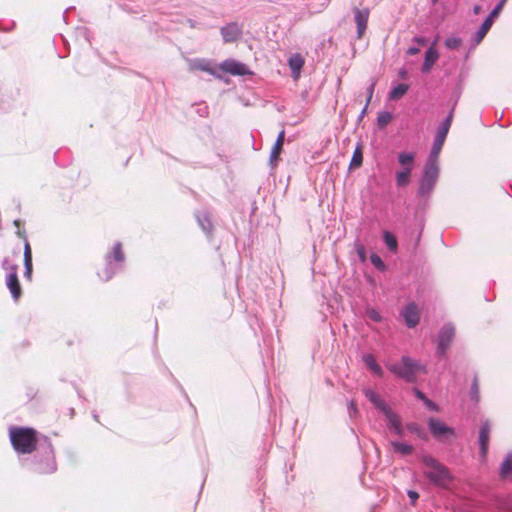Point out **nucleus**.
Returning <instances> with one entry per match:
<instances>
[{
  "label": "nucleus",
  "instance_id": "79ce46f5",
  "mask_svg": "<svg viewBox=\"0 0 512 512\" xmlns=\"http://www.w3.org/2000/svg\"><path fill=\"white\" fill-rule=\"evenodd\" d=\"M17 235L22 238L24 240V242L28 241L27 240V237H26V231L25 230H21V229H18L17 231ZM26 243H24L25 245Z\"/></svg>",
  "mask_w": 512,
  "mask_h": 512
},
{
  "label": "nucleus",
  "instance_id": "aec40b11",
  "mask_svg": "<svg viewBox=\"0 0 512 512\" xmlns=\"http://www.w3.org/2000/svg\"><path fill=\"white\" fill-rule=\"evenodd\" d=\"M365 395L366 397L379 409L381 410L383 413L389 409V407L386 405V403L382 400V398L380 397V395H378L377 393L371 391V390H367L365 392Z\"/></svg>",
  "mask_w": 512,
  "mask_h": 512
},
{
  "label": "nucleus",
  "instance_id": "9d476101",
  "mask_svg": "<svg viewBox=\"0 0 512 512\" xmlns=\"http://www.w3.org/2000/svg\"><path fill=\"white\" fill-rule=\"evenodd\" d=\"M355 14V22L357 26V36L361 39L367 29L368 19L370 15V11L368 8L364 9H354Z\"/></svg>",
  "mask_w": 512,
  "mask_h": 512
},
{
  "label": "nucleus",
  "instance_id": "412c9836",
  "mask_svg": "<svg viewBox=\"0 0 512 512\" xmlns=\"http://www.w3.org/2000/svg\"><path fill=\"white\" fill-rule=\"evenodd\" d=\"M363 361L365 363V365L372 371L374 372L376 375L378 376H382L383 375V370L382 368L380 367V365L376 362V359L374 358V356L372 354H366L363 356Z\"/></svg>",
  "mask_w": 512,
  "mask_h": 512
},
{
  "label": "nucleus",
  "instance_id": "ea45409f",
  "mask_svg": "<svg viewBox=\"0 0 512 512\" xmlns=\"http://www.w3.org/2000/svg\"><path fill=\"white\" fill-rule=\"evenodd\" d=\"M407 428L414 433H417L419 436H421V428L417 424H408Z\"/></svg>",
  "mask_w": 512,
  "mask_h": 512
},
{
  "label": "nucleus",
  "instance_id": "a878e982",
  "mask_svg": "<svg viewBox=\"0 0 512 512\" xmlns=\"http://www.w3.org/2000/svg\"><path fill=\"white\" fill-rule=\"evenodd\" d=\"M408 89L409 86L407 84L400 83L390 91L389 98L391 100H398L407 93Z\"/></svg>",
  "mask_w": 512,
  "mask_h": 512
},
{
  "label": "nucleus",
  "instance_id": "f8f14e48",
  "mask_svg": "<svg viewBox=\"0 0 512 512\" xmlns=\"http://www.w3.org/2000/svg\"><path fill=\"white\" fill-rule=\"evenodd\" d=\"M403 317L408 327H415L420 320V315L417 306L414 303L408 304L403 310Z\"/></svg>",
  "mask_w": 512,
  "mask_h": 512
},
{
  "label": "nucleus",
  "instance_id": "37998d69",
  "mask_svg": "<svg viewBox=\"0 0 512 512\" xmlns=\"http://www.w3.org/2000/svg\"><path fill=\"white\" fill-rule=\"evenodd\" d=\"M418 53H419V49H418V48L410 47V48L408 49V54H409V55H416V54H418Z\"/></svg>",
  "mask_w": 512,
  "mask_h": 512
},
{
  "label": "nucleus",
  "instance_id": "c85d7f7f",
  "mask_svg": "<svg viewBox=\"0 0 512 512\" xmlns=\"http://www.w3.org/2000/svg\"><path fill=\"white\" fill-rule=\"evenodd\" d=\"M383 239L389 250L393 252L397 250V240L392 233L388 231L384 232Z\"/></svg>",
  "mask_w": 512,
  "mask_h": 512
},
{
  "label": "nucleus",
  "instance_id": "5701e85b",
  "mask_svg": "<svg viewBox=\"0 0 512 512\" xmlns=\"http://www.w3.org/2000/svg\"><path fill=\"white\" fill-rule=\"evenodd\" d=\"M115 274V269L114 267L112 266V263L109 262V261H106V264L105 266L100 269L97 273L98 277L100 278L101 281L103 282H107L109 281L110 279H112V277L114 276Z\"/></svg>",
  "mask_w": 512,
  "mask_h": 512
},
{
  "label": "nucleus",
  "instance_id": "4be33fe9",
  "mask_svg": "<svg viewBox=\"0 0 512 512\" xmlns=\"http://www.w3.org/2000/svg\"><path fill=\"white\" fill-rule=\"evenodd\" d=\"M124 259L125 255L122 249V244L119 242L113 246L112 252L106 257V261L109 262H111L112 260H115L117 262H123Z\"/></svg>",
  "mask_w": 512,
  "mask_h": 512
},
{
  "label": "nucleus",
  "instance_id": "f3484780",
  "mask_svg": "<svg viewBox=\"0 0 512 512\" xmlns=\"http://www.w3.org/2000/svg\"><path fill=\"white\" fill-rule=\"evenodd\" d=\"M389 421L390 428L394 429V432L398 436L403 435V428L401 425L400 418L389 408L383 413Z\"/></svg>",
  "mask_w": 512,
  "mask_h": 512
},
{
  "label": "nucleus",
  "instance_id": "7ed1b4c3",
  "mask_svg": "<svg viewBox=\"0 0 512 512\" xmlns=\"http://www.w3.org/2000/svg\"><path fill=\"white\" fill-rule=\"evenodd\" d=\"M387 368L407 382H414L418 374L426 373L424 366L408 356H403L400 364H390Z\"/></svg>",
  "mask_w": 512,
  "mask_h": 512
},
{
  "label": "nucleus",
  "instance_id": "20e7f679",
  "mask_svg": "<svg viewBox=\"0 0 512 512\" xmlns=\"http://www.w3.org/2000/svg\"><path fill=\"white\" fill-rule=\"evenodd\" d=\"M437 162L438 160L429 158L425 166L418 190L419 195L422 197L428 196L436 184L439 175V168Z\"/></svg>",
  "mask_w": 512,
  "mask_h": 512
},
{
  "label": "nucleus",
  "instance_id": "393cba45",
  "mask_svg": "<svg viewBox=\"0 0 512 512\" xmlns=\"http://www.w3.org/2000/svg\"><path fill=\"white\" fill-rule=\"evenodd\" d=\"M362 163H363V150H362V145L359 144L356 146V148L353 152L352 159L350 162V168L351 169L359 168L362 165Z\"/></svg>",
  "mask_w": 512,
  "mask_h": 512
},
{
  "label": "nucleus",
  "instance_id": "f257e3e1",
  "mask_svg": "<svg viewBox=\"0 0 512 512\" xmlns=\"http://www.w3.org/2000/svg\"><path fill=\"white\" fill-rule=\"evenodd\" d=\"M9 437L14 450L20 454H31L37 449V431L30 427H11Z\"/></svg>",
  "mask_w": 512,
  "mask_h": 512
},
{
  "label": "nucleus",
  "instance_id": "b1692460",
  "mask_svg": "<svg viewBox=\"0 0 512 512\" xmlns=\"http://www.w3.org/2000/svg\"><path fill=\"white\" fill-rule=\"evenodd\" d=\"M411 167H406L396 174V183L399 187H405L410 183Z\"/></svg>",
  "mask_w": 512,
  "mask_h": 512
},
{
  "label": "nucleus",
  "instance_id": "2f4dec72",
  "mask_svg": "<svg viewBox=\"0 0 512 512\" xmlns=\"http://www.w3.org/2000/svg\"><path fill=\"white\" fill-rule=\"evenodd\" d=\"M392 446H393L395 452H399L403 455H408L413 450V447L411 445H408L405 443H400V442H393Z\"/></svg>",
  "mask_w": 512,
  "mask_h": 512
},
{
  "label": "nucleus",
  "instance_id": "49530a36",
  "mask_svg": "<svg viewBox=\"0 0 512 512\" xmlns=\"http://www.w3.org/2000/svg\"><path fill=\"white\" fill-rule=\"evenodd\" d=\"M14 224L18 229H20V220H15Z\"/></svg>",
  "mask_w": 512,
  "mask_h": 512
},
{
  "label": "nucleus",
  "instance_id": "2eb2a0df",
  "mask_svg": "<svg viewBox=\"0 0 512 512\" xmlns=\"http://www.w3.org/2000/svg\"><path fill=\"white\" fill-rule=\"evenodd\" d=\"M304 63H305L304 58L299 53L293 54L289 58L288 64L292 71V76L295 80H297L300 77V73L304 66Z\"/></svg>",
  "mask_w": 512,
  "mask_h": 512
},
{
  "label": "nucleus",
  "instance_id": "c03bdc74",
  "mask_svg": "<svg viewBox=\"0 0 512 512\" xmlns=\"http://www.w3.org/2000/svg\"><path fill=\"white\" fill-rule=\"evenodd\" d=\"M415 42H417L421 46H425L426 43H427L426 40L424 38H421V37L415 38Z\"/></svg>",
  "mask_w": 512,
  "mask_h": 512
},
{
  "label": "nucleus",
  "instance_id": "f704fd0d",
  "mask_svg": "<svg viewBox=\"0 0 512 512\" xmlns=\"http://www.w3.org/2000/svg\"><path fill=\"white\" fill-rule=\"evenodd\" d=\"M471 396L476 402L479 401V384L477 377L474 378L471 386Z\"/></svg>",
  "mask_w": 512,
  "mask_h": 512
},
{
  "label": "nucleus",
  "instance_id": "c9c22d12",
  "mask_svg": "<svg viewBox=\"0 0 512 512\" xmlns=\"http://www.w3.org/2000/svg\"><path fill=\"white\" fill-rule=\"evenodd\" d=\"M371 262L372 264L379 270H384L385 269V264L384 262L382 261V259L377 255V254H372L371 257Z\"/></svg>",
  "mask_w": 512,
  "mask_h": 512
},
{
  "label": "nucleus",
  "instance_id": "9b49d317",
  "mask_svg": "<svg viewBox=\"0 0 512 512\" xmlns=\"http://www.w3.org/2000/svg\"><path fill=\"white\" fill-rule=\"evenodd\" d=\"M285 130L282 129L279 134H278V137L276 139V142L274 143L273 147H272V150H271V153H270V164L272 167H276L278 165V162L280 160V155L283 151V145H284V141H285Z\"/></svg>",
  "mask_w": 512,
  "mask_h": 512
},
{
  "label": "nucleus",
  "instance_id": "c756f323",
  "mask_svg": "<svg viewBox=\"0 0 512 512\" xmlns=\"http://www.w3.org/2000/svg\"><path fill=\"white\" fill-rule=\"evenodd\" d=\"M398 161L404 168H412L414 155L412 153H400L398 156Z\"/></svg>",
  "mask_w": 512,
  "mask_h": 512
},
{
  "label": "nucleus",
  "instance_id": "4c0bfd02",
  "mask_svg": "<svg viewBox=\"0 0 512 512\" xmlns=\"http://www.w3.org/2000/svg\"><path fill=\"white\" fill-rule=\"evenodd\" d=\"M445 45L448 48L456 49L461 45V40L458 38H455V37H451V38L446 39Z\"/></svg>",
  "mask_w": 512,
  "mask_h": 512
},
{
  "label": "nucleus",
  "instance_id": "0eeeda50",
  "mask_svg": "<svg viewBox=\"0 0 512 512\" xmlns=\"http://www.w3.org/2000/svg\"><path fill=\"white\" fill-rule=\"evenodd\" d=\"M455 336L454 326L447 324L442 327L439 333L438 353L444 355Z\"/></svg>",
  "mask_w": 512,
  "mask_h": 512
},
{
  "label": "nucleus",
  "instance_id": "473e14b6",
  "mask_svg": "<svg viewBox=\"0 0 512 512\" xmlns=\"http://www.w3.org/2000/svg\"><path fill=\"white\" fill-rule=\"evenodd\" d=\"M375 86H376V81H372L371 84L369 85L368 89H367V99H366V105L365 107L362 109L361 111V114H360V117L362 118L366 113H367V108H368V105L369 103L371 102V99L373 97V93H374V90H375Z\"/></svg>",
  "mask_w": 512,
  "mask_h": 512
},
{
  "label": "nucleus",
  "instance_id": "1a4fd4ad",
  "mask_svg": "<svg viewBox=\"0 0 512 512\" xmlns=\"http://www.w3.org/2000/svg\"><path fill=\"white\" fill-rule=\"evenodd\" d=\"M492 431V426L489 421H485L479 430V445L481 457L484 459L488 453L489 439Z\"/></svg>",
  "mask_w": 512,
  "mask_h": 512
},
{
  "label": "nucleus",
  "instance_id": "de8ad7c7",
  "mask_svg": "<svg viewBox=\"0 0 512 512\" xmlns=\"http://www.w3.org/2000/svg\"><path fill=\"white\" fill-rule=\"evenodd\" d=\"M479 10H480V7H478V6H476V7L474 8V12H475L476 14H477V13H479Z\"/></svg>",
  "mask_w": 512,
  "mask_h": 512
},
{
  "label": "nucleus",
  "instance_id": "f03ea898",
  "mask_svg": "<svg viewBox=\"0 0 512 512\" xmlns=\"http://www.w3.org/2000/svg\"><path fill=\"white\" fill-rule=\"evenodd\" d=\"M422 460L426 466L424 474L430 482L441 487H447L451 483L452 476L447 467L431 456H424Z\"/></svg>",
  "mask_w": 512,
  "mask_h": 512
},
{
  "label": "nucleus",
  "instance_id": "423d86ee",
  "mask_svg": "<svg viewBox=\"0 0 512 512\" xmlns=\"http://www.w3.org/2000/svg\"><path fill=\"white\" fill-rule=\"evenodd\" d=\"M3 268L6 270H10V273L8 274L6 278V285L8 289L10 290V293L12 295V298L17 301L20 299L22 295V288L20 285V281L17 275V265H13L11 267H7V260L3 262Z\"/></svg>",
  "mask_w": 512,
  "mask_h": 512
},
{
  "label": "nucleus",
  "instance_id": "e433bc0d",
  "mask_svg": "<svg viewBox=\"0 0 512 512\" xmlns=\"http://www.w3.org/2000/svg\"><path fill=\"white\" fill-rule=\"evenodd\" d=\"M355 250H356V253H357L359 259L362 262H365L366 261V250H365L364 245L360 244V243H356L355 244Z\"/></svg>",
  "mask_w": 512,
  "mask_h": 512
},
{
  "label": "nucleus",
  "instance_id": "a211bd4d",
  "mask_svg": "<svg viewBox=\"0 0 512 512\" xmlns=\"http://www.w3.org/2000/svg\"><path fill=\"white\" fill-rule=\"evenodd\" d=\"M24 266H25V277L31 280L33 264H32V249L30 243L26 241L24 246Z\"/></svg>",
  "mask_w": 512,
  "mask_h": 512
},
{
  "label": "nucleus",
  "instance_id": "39448f33",
  "mask_svg": "<svg viewBox=\"0 0 512 512\" xmlns=\"http://www.w3.org/2000/svg\"><path fill=\"white\" fill-rule=\"evenodd\" d=\"M452 119L453 114L451 112L446 118V120L440 125L429 158L438 160V156L442 150L445 139L451 127Z\"/></svg>",
  "mask_w": 512,
  "mask_h": 512
},
{
  "label": "nucleus",
  "instance_id": "dca6fc26",
  "mask_svg": "<svg viewBox=\"0 0 512 512\" xmlns=\"http://www.w3.org/2000/svg\"><path fill=\"white\" fill-rule=\"evenodd\" d=\"M190 71H202L213 74L211 63L205 59H194L188 62Z\"/></svg>",
  "mask_w": 512,
  "mask_h": 512
},
{
  "label": "nucleus",
  "instance_id": "bb28decb",
  "mask_svg": "<svg viewBox=\"0 0 512 512\" xmlns=\"http://www.w3.org/2000/svg\"><path fill=\"white\" fill-rule=\"evenodd\" d=\"M512 472V453H509L500 468L501 477L505 478Z\"/></svg>",
  "mask_w": 512,
  "mask_h": 512
},
{
  "label": "nucleus",
  "instance_id": "cd10ccee",
  "mask_svg": "<svg viewBox=\"0 0 512 512\" xmlns=\"http://www.w3.org/2000/svg\"><path fill=\"white\" fill-rule=\"evenodd\" d=\"M493 22L491 19L486 18L485 21L482 23L480 29L477 32V41L480 42L488 33L490 28L493 25Z\"/></svg>",
  "mask_w": 512,
  "mask_h": 512
},
{
  "label": "nucleus",
  "instance_id": "4468645a",
  "mask_svg": "<svg viewBox=\"0 0 512 512\" xmlns=\"http://www.w3.org/2000/svg\"><path fill=\"white\" fill-rule=\"evenodd\" d=\"M221 34L226 43L235 42L241 35V29L236 23H230L221 29Z\"/></svg>",
  "mask_w": 512,
  "mask_h": 512
},
{
  "label": "nucleus",
  "instance_id": "6ab92c4d",
  "mask_svg": "<svg viewBox=\"0 0 512 512\" xmlns=\"http://www.w3.org/2000/svg\"><path fill=\"white\" fill-rule=\"evenodd\" d=\"M439 57L437 50L432 46L430 47L425 54V60L422 66V71L427 73L431 70L432 66L435 64Z\"/></svg>",
  "mask_w": 512,
  "mask_h": 512
},
{
  "label": "nucleus",
  "instance_id": "7c9ffc66",
  "mask_svg": "<svg viewBox=\"0 0 512 512\" xmlns=\"http://www.w3.org/2000/svg\"><path fill=\"white\" fill-rule=\"evenodd\" d=\"M392 120V114L384 111L378 114L377 124L380 128H385Z\"/></svg>",
  "mask_w": 512,
  "mask_h": 512
},
{
  "label": "nucleus",
  "instance_id": "a18cd8bd",
  "mask_svg": "<svg viewBox=\"0 0 512 512\" xmlns=\"http://www.w3.org/2000/svg\"><path fill=\"white\" fill-rule=\"evenodd\" d=\"M417 396L421 399H425V396L420 391H417Z\"/></svg>",
  "mask_w": 512,
  "mask_h": 512
},
{
  "label": "nucleus",
  "instance_id": "72a5a7b5",
  "mask_svg": "<svg viewBox=\"0 0 512 512\" xmlns=\"http://www.w3.org/2000/svg\"><path fill=\"white\" fill-rule=\"evenodd\" d=\"M507 0H501L497 6L492 10V12L490 13V15L487 17L489 19H491L492 21H494L498 16L499 14L501 13L505 3H506Z\"/></svg>",
  "mask_w": 512,
  "mask_h": 512
},
{
  "label": "nucleus",
  "instance_id": "6e6552de",
  "mask_svg": "<svg viewBox=\"0 0 512 512\" xmlns=\"http://www.w3.org/2000/svg\"><path fill=\"white\" fill-rule=\"evenodd\" d=\"M428 425L432 435L436 438L441 439L448 436H454L453 429L446 426V424L439 419L430 418Z\"/></svg>",
  "mask_w": 512,
  "mask_h": 512
},
{
  "label": "nucleus",
  "instance_id": "ddd939ff",
  "mask_svg": "<svg viewBox=\"0 0 512 512\" xmlns=\"http://www.w3.org/2000/svg\"><path fill=\"white\" fill-rule=\"evenodd\" d=\"M221 69L232 75L242 76L248 74V68L245 64L233 60L223 62Z\"/></svg>",
  "mask_w": 512,
  "mask_h": 512
},
{
  "label": "nucleus",
  "instance_id": "a19ab883",
  "mask_svg": "<svg viewBox=\"0 0 512 512\" xmlns=\"http://www.w3.org/2000/svg\"><path fill=\"white\" fill-rule=\"evenodd\" d=\"M408 497L410 498L412 504H415V502L419 498V494L416 491L410 490L408 491Z\"/></svg>",
  "mask_w": 512,
  "mask_h": 512
},
{
  "label": "nucleus",
  "instance_id": "58836bf2",
  "mask_svg": "<svg viewBox=\"0 0 512 512\" xmlns=\"http://www.w3.org/2000/svg\"><path fill=\"white\" fill-rule=\"evenodd\" d=\"M367 315L370 319H372L375 322H379L381 320V316L375 310H368Z\"/></svg>",
  "mask_w": 512,
  "mask_h": 512
}]
</instances>
